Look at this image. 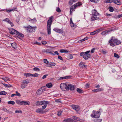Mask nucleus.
Returning a JSON list of instances; mask_svg holds the SVG:
<instances>
[{
	"label": "nucleus",
	"mask_w": 122,
	"mask_h": 122,
	"mask_svg": "<svg viewBox=\"0 0 122 122\" xmlns=\"http://www.w3.org/2000/svg\"><path fill=\"white\" fill-rule=\"evenodd\" d=\"M121 43V42L120 41L117 39L114 38L113 37H112L111 39L109 40V42L110 45L112 46L118 45L120 44Z\"/></svg>",
	"instance_id": "obj_1"
},
{
	"label": "nucleus",
	"mask_w": 122,
	"mask_h": 122,
	"mask_svg": "<svg viewBox=\"0 0 122 122\" xmlns=\"http://www.w3.org/2000/svg\"><path fill=\"white\" fill-rule=\"evenodd\" d=\"M53 18V16L50 17L47 22V30L48 34L49 35L51 33V26L53 22L52 20Z\"/></svg>",
	"instance_id": "obj_2"
},
{
	"label": "nucleus",
	"mask_w": 122,
	"mask_h": 122,
	"mask_svg": "<svg viewBox=\"0 0 122 122\" xmlns=\"http://www.w3.org/2000/svg\"><path fill=\"white\" fill-rule=\"evenodd\" d=\"M90 51H87L85 52H81L80 54V56H82L85 60H87L88 58L91 57V55L89 54Z\"/></svg>",
	"instance_id": "obj_3"
},
{
	"label": "nucleus",
	"mask_w": 122,
	"mask_h": 122,
	"mask_svg": "<svg viewBox=\"0 0 122 122\" xmlns=\"http://www.w3.org/2000/svg\"><path fill=\"white\" fill-rule=\"evenodd\" d=\"M101 109L100 108L99 109V110L97 111H96L95 110H93L92 111V112L93 113L91 114V116L93 118H99L100 115V112Z\"/></svg>",
	"instance_id": "obj_4"
},
{
	"label": "nucleus",
	"mask_w": 122,
	"mask_h": 122,
	"mask_svg": "<svg viewBox=\"0 0 122 122\" xmlns=\"http://www.w3.org/2000/svg\"><path fill=\"white\" fill-rule=\"evenodd\" d=\"M16 102L17 104H20V105H30V102L28 101H21L19 100H17L16 101Z\"/></svg>",
	"instance_id": "obj_5"
},
{
	"label": "nucleus",
	"mask_w": 122,
	"mask_h": 122,
	"mask_svg": "<svg viewBox=\"0 0 122 122\" xmlns=\"http://www.w3.org/2000/svg\"><path fill=\"white\" fill-rule=\"evenodd\" d=\"M46 88L45 86H43L39 89L36 91L37 95H40L46 90Z\"/></svg>",
	"instance_id": "obj_6"
},
{
	"label": "nucleus",
	"mask_w": 122,
	"mask_h": 122,
	"mask_svg": "<svg viewBox=\"0 0 122 122\" xmlns=\"http://www.w3.org/2000/svg\"><path fill=\"white\" fill-rule=\"evenodd\" d=\"M115 27H112L110 28L107 30L102 32L101 34L103 36H105L107 34V33L111 31L115 30Z\"/></svg>",
	"instance_id": "obj_7"
},
{
	"label": "nucleus",
	"mask_w": 122,
	"mask_h": 122,
	"mask_svg": "<svg viewBox=\"0 0 122 122\" xmlns=\"http://www.w3.org/2000/svg\"><path fill=\"white\" fill-rule=\"evenodd\" d=\"M24 28H26L27 32H32L35 30L36 27H32L30 26H24Z\"/></svg>",
	"instance_id": "obj_8"
},
{
	"label": "nucleus",
	"mask_w": 122,
	"mask_h": 122,
	"mask_svg": "<svg viewBox=\"0 0 122 122\" xmlns=\"http://www.w3.org/2000/svg\"><path fill=\"white\" fill-rule=\"evenodd\" d=\"M29 82V81H27L25 80H23L22 83L21 84V87L22 89L25 88Z\"/></svg>",
	"instance_id": "obj_9"
},
{
	"label": "nucleus",
	"mask_w": 122,
	"mask_h": 122,
	"mask_svg": "<svg viewBox=\"0 0 122 122\" xmlns=\"http://www.w3.org/2000/svg\"><path fill=\"white\" fill-rule=\"evenodd\" d=\"M67 84L65 83H62L60 85L61 88L63 91H64L65 89L67 90Z\"/></svg>",
	"instance_id": "obj_10"
},
{
	"label": "nucleus",
	"mask_w": 122,
	"mask_h": 122,
	"mask_svg": "<svg viewBox=\"0 0 122 122\" xmlns=\"http://www.w3.org/2000/svg\"><path fill=\"white\" fill-rule=\"evenodd\" d=\"M74 85L71 84H67V90H70L71 91H73L74 90Z\"/></svg>",
	"instance_id": "obj_11"
},
{
	"label": "nucleus",
	"mask_w": 122,
	"mask_h": 122,
	"mask_svg": "<svg viewBox=\"0 0 122 122\" xmlns=\"http://www.w3.org/2000/svg\"><path fill=\"white\" fill-rule=\"evenodd\" d=\"M71 106L73 109L75 110L77 112L80 110V107L78 105H71Z\"/></svg>",
	"instance_id": "obj_12"
},
{
	"label": "nucleus",
	"mask_w": 122,
	"mask_h": 122,
	"mask_svg": "<svg viewBox=\"0 0 122 122\" xmlns=\"http://www.w3.org/2000/svg\"><path fill=\"white\" fill-rule=\"evenodd\" d=\"M9 30L10 31V33L12 35L14 34H16L18 32L17 31L12 28L10 29Z\"/></svg>",
	"instance_id": "obj_13"
},
{
	"label": "nucleus",
	"mask_w": 122,
	"mask_h": 122,
	"mask_svg": "<svg viewBox=\"0 0 122 122\" xmlns=\"http://www.w3.org/2000/svg\"><path fill=\"white\" fill-rule=\"evenodd\" d=\"M53 30L57 33H62L63 31V30L61 29H59L58 28H54L53 29Z\"/></svg>",
	"instance_id": "obj_14"
},
{
	"label": "nucleus",
	"mask_w": 122,
	"mask_h": 122,
	"mask_svg": "<svg viewBox=\"0 0 122 122\" xmlns=\"http://www.w3.org/2000/svg\"><path fill=\"white\" fill-rule=\"evenodd\" d=\"M36 112L39 113H43L45 112L43 111V110L41 108H38L36 110Z\"/></svg>",
	"instance_id": "obj_15"
},
{
	"label": "nucleus",
	"mask_w": 122,
	"mask_h": 122,
	"mask_svg": "<svg viewBox=\"0 0 122 122\" xmlns=\"http://www.w3.org/2000/svg\"><path fill=\"white\" fill-rule=\"evenodd\" d=\"M71 77V76H68L63 77H61L59 78V80H64L66 79H70Z\"/></svg>",
	"instance_id": "obj_16"
},
{
	"label": "nucleus",
	"mask_w": 122,
	"mask_h": 122,
	"mask_svg": "<svg viewBox=\"0 0 122 122\" xmlns=\"http://www.w3.org/2000/svg\"><path fill=\"white\" fill-rule=\"evenodd\" d=\"M97 15H93V16L91 17L92 21H93L96 20L98 19L99 17L97 16Z\"/></svg>",
	"instance_id": "obj_17"
},
{
	"label": "nucleus",
	"mask_w": 122,
	"mask_h": 122,
	"mask_svg": "<svg viewBox=\"0 0 122 122\" xmlns=\"http://www.w3.org/2000/svg\"><path fill=\"white\" fill-rule=\"evenodd\" d=\"M74 120L71 118H67L64 119L63 121L65 122H73Z\"/></svg>",
	"instance_id": "obj_18"
},
{
	"label": "nucleus",
	"mask_w": 122,
	"mask_h": 122,
	"mask_svg": "<svg viewBox=\"0 0 122 122\" xmlns=\"http://www.w3.org/2000/svg\"><path fill=\"white\" fill-rule=\"evenodd\" d=\"M11 45L12 47L15 49L17 48V45L15 42H14L11 43Z\"/></svg>",
	"instance_id": "obj_19"
},
{
	"label": "nucleus",
	"mask_w": 122,
	"mask_h": 122,
	"mask_svg": "<svg viewBox=\"0 0 122 122\" xmlns=\"http://www.w3.org/2000/svg\"><path fill=\"white\" fill-rule=\"evenodd\" d=\"M100 31V30L99 29H98L95 31H94L93 32H91L90 34L91 35H93L95 34H96L98 33Z\"/></svg>",
	"instance_id": "obj_20"
},
{
	"label": "nucleus",
	"mask_w": 122,
	"mask_h": 122,
	"mask_svg": "<svg viewBox=\"0 0 122 122\" xmlns=\"http://www.w3.org/2000/svg\"><path fill=\"white\" fill-rule=\"evenodd\" d=\"M99 13L97 12L95 9H94L92 11V15H98Z\"/></svg>",
	"instance_id": "obj_21"
},
{
	"label": "nucleus",
	"mask_w": 122,
	"mask_h": 122,
	"mask_svg": "<svg viewBox=\"0 0 122 122\" xmlns=\"http://www.w3.org/2000/svg\"><path fill=\"white\" fill-rule=\"evenodd\" d=\"M41 105H46L49 104V102L47 101H41Z\"/></svg>",
	"instance_id": "obj_22"
},
{
	"label": "nucleus",
	"mask_w": 122,
	"mask_h": 122,
	"mask_svg": "<svg viewBox=\"0 0 122 122\" xmlns=\"http://www.w3.org/2000/svg\"><path fill=\"white\" fill-rule=\"evenodd\" d=\"M55 65L56 63L54 62H50L48 63V64L47 65V66H48L51 67L52 66H54Z\"/></svg>",
	"instance_id": "obj_23"
},
{
	"label": "nucleus",
	"mask_w": 122,
	"mask_h": 122,
	"mask_svg": "<svg viewBox=\"0 0 122 122\" xmlns=\"http://www.w3.org/2000/svg\"><path fill=\"white\" fill-rule=\"evenodd\" d=\"M113 2L118 5H120L121 4V2L118 0H113Z\"/></svg>",
	"instance_id": "obj_24"
},
{
	"label": "nucleus",
	"mask_w": 122,
	"mask_h": 122,
	"mask_svg": "<svg viewBox=\"0 0 122 122\" xmlns=\"http://www.w3.org/2000/svg\"><path fill=\"white\" fill-rule=\"evenodd\" d=\"M46 86L48 88H50L52 86V85L51 82H50L47 84Z\"/></svg>",
	"instance_id": "obj_25"
},
{
	"label": "nucleus",
	"mask_w": 122,
	"mask_h": 122,
	"mask_svg": "<svg viewBox=\"0 0 122 122\" xmlns=\"http://www.w3.org/2000/svg\"><path fill=\"white\" fill-rule=\"evenodd\" d=\"M60 52L61 53H68L69 51L65 49H61L60 50Z\"/></svg>",
	"instance_id": "obj_26"
},
{
	"label": "nucleus",
	"mask_w": 122,
	"mask_h": 122,
	"mask_svg": "<svg viewBox=\"0 0 122 122\" xmlns=\"http://www.w3.org/2000/svg\"><path fill=\"white\" fill-rule=\"evenodd\" d=\"M16 35L22 37H24V35L23 34L21 33H19L18 31L17 33V34H16Z\"/></svg>",
	"instance_id": "obj_27"
},
{
	"label": "nucleus",
	"mask_w": 122,
	"mask_h": 122,
	"mask_svg": "<svg viewBox=\"0 0 122 122\" xmlns=\"http://www.w3.org/2000/svg\"><path fill=\"white\" fill-rule=\"evenodd\" d=\"M75 6L76 7H77L80 6V5H82V3L81 2H79L78 3H76V4H74Z\"/></svg>",
	"instance_id": "obj_28"
},
{
	"label": "nucleus",
	"mask_w": 122,
	"mask_h": 122,
	"mask_svg": "<svg viewBox=\"0 0 122 122\" xmlns=\"http://www.w3.org/2000/svg\"><path fill=\"white\" fill-rule=\"evenodd\" d=\"M76 91L79 93H82L83 92V90L79 88H77L76 89Z\"/></svg>",
	"instance_id": "obj_29"
},
{
	"label": "nucleus",
	"mask_w": 122,
	"mask_h": 122,
	"mask_svg": "<svg viewBox=\"0 0 122 122\" xmlns=\"http://www.w3.org/2000/svg\"><path fill=\"white\" fill-rule=\"evenodd\" d=\"M35 104L37 106H38L41 105V101H39L36 102L35 103Z\"/></svg>",
	"instance_id": "obj_30"
},
{
	"label": "nucleus",
	"mask_w": 122,
	"mask_h": 122,
	"mask_svg": "<svg viewBox=\"0 0 122 122\" xmlns=\"http://www.w3.org/2000/svg\"><path fill=\"white\" fill-rule=\"evenodd\" d=\"M2 84L3 85H4L6 87H11L12 86V85H10V84L7 85V84H5V83H2Z\"/></svg>",
	"instance_id": "obj_31"
},
{
	"label": "nucleus",
	"mask_w": 122,
	"mask_h": 122,
	"mask_svg": "<svg viewBox=\"0 0 122 122\" xmlns=\"http://www.w3.org/2000/svg\"><path fill=\"white\" fill-rule=\"evenodd\" d=\"M2 79L5 82H6L7 81L10 80V78L7 77H4L2 78Z\"/></svg>",
	"instance_id": "obj_32"
},
{
	"label": "nucleus",
	"mask_w": 122,
	"mask_h": 122,
	"mask_svg": "<svg viewBox=\"0 0 122 122\" xmlns=\"http://www.w3.org/2000/svg\"><path fill=\"white\" fill-rule=\"evenodd\" d=\"M46 53H48L50 54H52L53 55H54L55 54H54L53 53V52L54 51H52L51 52L49 51V49H47L46 50Z\"/></svg>",
	"instance_id": "obj_33"
},
{
	"label": "nucleus",
	"mask_w": 122,
	"mask_h": 122,
	"mask_svg": "<svg viewBox=\"0 0 122 122\" xmlns=\"http://www.w3.org/2000/svg\"><path fill=\"white\" fill-rule=\"evenodd\" d=\"M80 66L82 68H84L86 66L85 65H83L82 64V63H80L79 64Z\"/></svg>",
	"instance_id": "obj_34"
},
{
	"label": "nucleus",
	"mask_w": 122,
	"mask_h": 122,
	"mask_svg": "<svg viewBox=\"0 0 122 122\" xmlns=\"http://www.w3.org/2000/svg\"><path fill=\"white\" fill-rule=\"evenodd\" d=\"M102 121L101 119H96L94 120L95 122H101Z\"/></svg>",
	"instance_id": "obj_35"
},
{
	"label": "nucleus",
	"mask_w": 122,
	"mask_h": 122,
	"mask_svg": "<svg viewBox=\"0 0 122 122\" xmlns=\"http://www.w3.org/2000/svg\"><path fill=\"white\" fill-rule=\"evenodd\" d=\"M39 75L37 73L32 74L31 76L34 77H37Z\"/></svg>",
	"instance_id": "obj_36"
},
{
	"label": "nucleus",
	"mask_w": 122,
	"mask_h": 122,
	"mask_svg": "<svg viewBox=\"0 0 122 122\" xmlns=\"http://www.w3.org/2000/svg\"><path fill=\"white\" fill-rule=\"evenodd\" d=\"M8 103L9 104L14 105L15 104V102L13 101H9L8 102Z\"/></svg>",
	"instance_id": "obj_37"
},
{
	"label": "nucleus",
	"mask_w": 122,
	"mask_h": 122,
	"mask_svg": "<svg viewBox=\"0 0 122 122\" xmlns=\"http://www.w3.org/2000/svg\"><path fill=\"white\" fill-rule=\"evenodd\" d=\"M24 75L26 76H31L32 74L28 73H25L24 74Z\"/></svg>",
	"instance_id": "obj_38"
},
{
	"label": "nucleus",
	"mask_w": 122,
	"mask_h": 122,
	"mask_svg": "<svg viewBox=\"0 0 122 122\" xmlns=\"http://www.w3.org/2000/svg\"><path fill=\"white\" fill-rule=\"evenodd\" d=\"M71 18L70 19V23L71 24V26L72 27H73L74 26V25L73 23L72 20L71 21Z\"/></svg>",
	"instance_id": "obj_39"
},
{
	"label": "nucleus",
	"mask_w": 122,
	"mask_h": 122,
	"mask_svg": "<svg viewBox=\"0 0 122 122\" xmlns=\"http://www.w3.org/2000/svg\"><path fill=\"white\" fill-rule=\"evenodd\" d=\"M33 70L34 71H39L40 70L39 68L37 67H35L33 69Z\"/></svg>",
	"instance_id": "obj_40"
},
{
	"label": "nucleus",
	"mask_w": 122,
	"mask_h": 122,
	"mask_svg": "<svg viewBox=\"0 0 122 122\" xmlns=\"http://www.w3.org/2000/svg\"><path fill=\"white\" fill-rule=\"evenodd\" d=\"M72 118L75 120H79V118L78 117L75 116H73L72 117Z\"/></svg>",
	"instance_id": "obj_41"
},
{
	"label": "nucleus",
	"mask_w": 122,
	"mask_h": 122,
	"mask_svg": "<svg viewBox=\"0 0 122 122\" xmlns=\"http://www.w3.org/2000/svg\"><path fill=\"white\" fill-rule=\"evenodd\" d=\"M76 8L75 5H74L72 6L70 8V9L72 10V11H73V10L75 9Z\"/></svg>",
	"instance_id": "obj_42"
},
{
	"label": "nucleus",
	"mask_w": 122,
	"mask_h": 122,
	"mask_svg": "<svg viewBox=\"0 0 122 122\" xmlns=\"http://www.w3.org/2000/svg\"><path fill=\"white\" fill-rule=\"evenodd\" d=\"M109 11L110 12H112L114 10V9L112 7H109Z\"/></svg>",
	"instance_id": "obj_43"
},
{
	"label": "nucleus",
	"mask_w": 122,
	"mask_h": 122,
	"mask_svg": "<svg viewBox=\"0 0 122 122\" xmlns=\"http://www.w3.org/2000/svg\"><path fill=\"white\" fill-rule=\"evenodd\" d=\"M30 20L29 21H30L32 22H36V21L37 20H36L35 18H34L33 19H30Z\"/></svg>",
	"instance_id": "obj_44"
},
{
	"label": "nucleus",
	"mask_w": 122,
	"mask_h": 122,
	"mask_svg": "<svg viewBox=\"0 0 122 122\" xmlns=\"http://www.w3.org/2000/svg\"><path fill=\"white\" fill-rule=\"evenodd\" d=\"M114 56L115 57H117V58H119V56L116 53H115L114 54Z\"/></svg>",
	"instance_id": "obj_45"
},
{
	"label": "nucleus",
	"mask_w": 122,
	"mask_h": 122,
	"mask_svg": "<svg viewBox=\"0 0 122 122\" xmlns=\"http://www.w3.org/2000/svg\"><path fill=\"white\" fill-rule=\"evenodd\" d=\"M34 44L37 45H41V44L40 43L38 42L37 41H36V42H34Z\"/></svg>",
	"instance_id": "obj_46"
},
{
	"label": "nucleus",
	"mask_w": 122,
	"mask_h": 122,
	"mask_svg": "<svg viewBox=\"0 0 122 122\" xmlns=\"http://www.w3.org/2000/svg\"><path fill=\"white\" fill-rule=\"evenodd\" d=\"M16 93L15 94L16 96H17L18 97H20L21 96V95L20 93H18L17 91L16 92Z\"/></svg>",
	"instance_id": "obj_47"
},
{
	"label": "nucleus",
	"mask_w": 122,
	"mask_h": 122,
	"mask_svg": "<svg viewBox=\"0 0 122 122\" xmlns=\"http://www.w3.org/2000/svg\"><path fill=\"white\" fill-rule=\"evenodd\" d=\"M58 58L61 60L62 61H63V59L62 58V57L60 56H58Z\"/></svg>",
	"instance_id": "obj_48"
},
{
	"label": "nucleus",
	"mask_w": 122,
	"mask_h": 122,
	"mask_svg": "<svg viewBox=\"0 0 122 122\" xmlns=\"http://www.w3.org/2000/svg\"><path fill=\"white\" fill-rule=\"evenodd\" d=\"M62 112L61 111H59L58 112L57 115L58 116H60L61 115V113H62Z\"/></svg>",
	"instance_id": "obj_49"
},
{
	"label": "nucleus",
	"mask_w": 122,
	"mask_h": 122,
	"mask_svg": "<svg viewBox=\"0 0 122 122\" xmlns=\"http://www.w3.org/2000/svg\"><path fill=\"white\" fill-rule=\"evenodd\" d=\"M56 11L58 12H60L61 11V10L60 8L59 7H57L56 9Z\"/></svg>",
	"instance_id": "obj_50"
},
{
	"label": "nucleus",
	"mask_w": 122,
	"mask_h": 122,
	"mask_svg": "<svg viewBox=\"0 0 122 122\" xmlns=\"http://www.w3.org/2000/svg\"><path fill=\"white\" fill-rule=\"evenodd\" d=\"M6 11L7 12H10L12 11L13 10H15L14 9H12L11 10H6Z\"/></svg>",
	"instance_id": "obj_51"
},
{
	"label": "nucleus",
	"mask_w": 122,
	"mask_h": 122,
	"mask_svg": "<svg viewBox=\"0 0 122 122\" xmlns=\"http://www.w3.org/2000/svg\"><path fill=\"white\" fill-rule=\"evenodd\" d=\"M97 92H100L103 90V89L102 88H99L97 89H96Z\"/></svg>",
	"instance_id": "obj_52"
},
{
	"label": "nucleus",
	"mask_w": 122,
	"mask_h": 122,
	"mask_svg": "<svg viewBox=\"0 0 122 122\" xmlns=\"http://www.w3.org/2000/svg\"><path fill=\"white\" fill-rule=\"evenodd\" d=\"M44 62L46 64H48V63L49 62L46 59H44Z\"/></svg>",
	"instance_id": "obj_53"
},
{
	"label": "nucleus",
	"mask_w": 122,
	"mask_h": 122,
	"mask_svg": "<svg viewBox=\"0 0 122 122\" xmlns=\"http://www.w3.org/2000/svg\"><path fill=\"white\" fill-rule=\"evenodd\" d=\"M73 2H74L73 0H70L69 2V4L70 5H71L72 4Z\"/></svg>",
	"instance_id": "obj_54"
},
{
	"label": "nucleus",
	"mask_w": 122,
	"mask_h": 122,
	"mask_svg": "<svg viewBox=\"0 0 122 122\" xmlns=\"http://www.w3.org/2000/svg\"><path fill=\"white\" fill-rule=\"evenodd\" d=\"M15 113H21L22 112V111L21 110H16L15 112Z\"/></svg>",
	"instance_id": "obj_55"
},
{
	"label": "nucleus",
	"mask_w": 122,
	"mask_h": 122,
	"mask_svg": "<svg viewBox=\"0 0 122 122\" xmlns=\"http://www.w3.org/2000/svg\"><path fill=\"white\" fill-rule=\"evenodd\" d=\"M95 49V48H93V49H92L91 51V52L92 53H94V51Z\"/></svg>",
	"instance_id": "obj_56"
},
{
	"label": "nucleus",
	"mask_w": 122,
	"mask_h": 122,
	"mask_svg": "<svg viewBox=\"0 0 122 122\" xmlns=\"http://www.w3.org/2000/svg\"><path fill=\"white\" fill-rule=\"evenodd\" d=\"M46 107H47V105H45L43 106L42 107L41 109H42L43 110V109H45L46 108Z\"/></svg>",
	"instance_id": "obj_57"
},
{
	"label": "nucleus",
	"mask_w": 122,
	"mask_h": 122,
	"mask_svg": "<svg viewBox=\"0 0 122 122\" xmlns=\"http://www.w3.org/2000/svg\"><path fill=\"white\" fill-rule=\"evenodd\" d=\"M42 44L44 45L46 44L47 43L46 41H43L41 42Z\"/></svg>",
	"instance_id": "obj_58"
},
{
	"label": "nucleus",
	"mask_w": 122,
	"mask_h": 122,
	"mask_svg": "<svg viewBox=\"0 0 122 122\" xmlns=\"http://www.w3.org/2000/svg\"><path fill=\"white\" fill-rule=\"evenodd\" d=\"M113 0H107V2L108 3H112L113 2Z\"/></svg>",
	"instance_id": "obj_59"
},
{
	"label": "nucleus",
	"mask_w": 122,
	"mask_h": 122,
	"mask_svg": "<svg viewBox=\"0 0 122 122\" xmlns=\"http://www.w3.org/2000/svg\"><path fill=\"white\" fill-rule=\"evenodd\" d=\"M2 95H5L7 94V92L4 91H2Z\"/></svg>",
	"instance_id": "obj_60"
},
{
	"label": "nucleus",
	"mask_w": 122,
	"mask_h": 122,
	"mask_svg": "<svg viewBox=\"0 0 122 122\" xmlns=\"http://www.w3.org/2000/svg\"><path fill=\"white\" fill-rule=\"evenodd\" d=\"M90 0L92 2H97V1H99V0Z\"/></svg>",
	"instance_id": "obj_61"
},
{
	"label": "nucleus",
	"mask_w": 122,
	"mask_h": 122,
	"mask_svg": "<svg viewBox=\"0 0 122 122\" xmlns=\"http://www.w3.org/2000/svg\"><path fill=\"white\" fill-rule=\"evenodd\" d=\"M103 53L104 54H106L107 53V51H104V50H102V51Z\"/></svg>",
	"instance_id": "obj_62"
},
{
	"label": "nucleus",
	"mask_w": 122,
	"mask_h": 122,
	"mask_svg": "<svg viewBox=\"0 0 122 122\" xmlns=\"http://www.w3.org/2000/svg\"><path fill=\"white\" fill-rule=\"evenodd\" d=\"M69 57L70 59H71L73 58V56L71 54H70L69 55Z\"/></svg>",
	"instance_id": "obj_63"
},
{
	"label": "nucleus",
	"mask_w": 122,
	"mask_h": 122,
	"mask_svg": "<svg viewBox=\"0 0 122 122\" xmlns=\"http://www.w3.org/2000/svg\"><path fill=\"white\" fill-rule=\"evenodd\" d=\"M48 76L47 74L44 75L42 77V79H44L46 77V76Z\"/></svg>",
	"instance_id": "obj_64"
}]
</instances>
